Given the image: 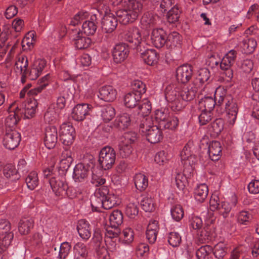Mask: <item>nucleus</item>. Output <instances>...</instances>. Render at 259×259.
I'll return each instance as SVG.
<instances>
[{
	"mask_svg": "<svg viewBox=\"0 0 259 259\" xmlns=\"http://www.w3.org/2000/svg\"><path fill=\"white\" fill-rule=\"evenodd\" d=\"M158 230V222L155 220H150L146 233V238L150 243H153L156 241Z\"/></svg>",
	"mask_w": 259,
	"mask_h": 259,
	"instance_id": "obj_24",
	"label": "nucleus"
},
{
	"mask_svg": "<svg viewBox=\"0 0 259 259\" xmlns=\"http://www.w3.org/2000/svg\"><path fill=\"white\" fill-rule=\"evenodd\" d=\"M192 75V67L190 65H184L179 67L176 70V77L179 82L187 83Z\"/></svg>",
	"mask_w": 259,
	"mask_h": 259,
	"instance_id": "obj_19",
	"label": "nucleus"
},
{
	"mask_svg": "<svg viewBox=\"0 0 259 259\" xmlns=\"http://www.w3.org/2000/svg\"><path fill=\"white\" fill-rule=\"evenodd\" d=\"M61 140L64 145H70L75 137V130L70 123H64L61 126L59 131Z\"/></svg>",
	"mask_w": 259,
	"mask_h": 259,
	"instance_id": "obj_10",
	"label": "nucleus"
},
{
	"mask_svg": "<svg viewBox=\"0 0 259 259\" xmlns=\"http://www.w3.org/2000/svg\"><path fill=\"white\" fill-rule=\"evenodd\" d=\"M212 252V247L209 245L200 247L196 251V256L198 259H208Z\"/></svg>",
	"mask_w": 259,
	"mask_h": 259,
	"instance_id": "obj_54",
	"label": "nucleus"
},
{
	"mask_svg": "<svg viewBox=\"0 0 259 259\" xmlns=\"http://www.w3.org/2000/svg\"><path fill=\"white\" fill-rule=\"evenodd\" d=\"M117 96V91L113 87L105 85L101 87L99 91L98 97L105 102H112Z\"/></svg>",
	"mask_w": 259,
	"mask_h": 259,
	"instance_id": "obj_17",
	"label": "nucleus"
},
{
	"mask_svg": "<svg viewBox=\"0 0 259 259\" xmlns=\"http://www.w3.org/2000/svg\"><path fill=\"white\" fill-rule=\"evenodd\" d=\"M139 114L142 116L148 115L151 112V105L147 99L143 101V103L139 106Z\"/></svg>",
	"mask_w": 259,
	"mask_h": 259,
	"instance_id": "obj_60",
	"label": "nucleus"
},
{
	"mask_svg": "<svg viewBox=\"0 0 259 259\" xmlns=\"http://www.w3.org/2000/svg\"><path fill=\"white\" fill-rule=\"evenodd\" d=\"M104 7L100 5L101 12L105 14L102 21V29L105 33H110L115 30L117 26V18L113 13L110 12L108 7L105 6Z\"/></svg>",
	"mask_w": 259,
	"mask_h": 259,
	"instance_id": "obj_7",
	"label": "nucleus"
},
{
	"mask_svg": "<svg viewBox=\"0 0 259 259\" xmlns=\"http://www.w3.org/2000/svg\"><path fill=\"white\" fill-rule=\"evenodd\" d=\"M142 97L135 92H130L125 94L123 98L124 105L129 108L135 107L141 101Z\"/></svg>",
	"mask_w": 259,
	"mask_h": 259,
	"instance_id": "obj_27",
	"label": "nucleus"
},
{
	"mask_svg": "<svg viewBox=\"0 0 259 259\" xmlns=\"http://www.w3.org/2000/svg\"><path fill=\"white\" fill-rule=\"evenodd\" d=\"M11 228L10 223L6 219L0 220V242H4L8 236L12 235L11 242L13 238V233L10 231Z\"/></svg>",
	"mask_w": 259,
	"mask_h": 259,
	"instance_id": "obj_26",
	"label": "nucleus"
},
{
	"mask_svg": "<svg viewBox=\"0 0 259 259\" xmlns=\"http://www.w3.org/2000/svg\"><path fill=\"white\" fill-rule=\"evenodd\" d=\"M209 156L213 161L219 160L222 153V147L220 142L212 141L208 147Z\"/></svg>",
	"mask_w": 259,
	"mask_h": 259,
	"instance_id": "obj_29",
	"label": "nucleus"
},
{
	"mask_svg": "<svg viewBox=\"0 0 259 259\" xmlns=\"http://www.w3.org/2000/svg\"><path fill=\"white\" fill-rule=\"evenodd\" d=\"M182 37L180 34L177 32H171L166 36L167 45L172 47H179L181 45Z\"/></svg>",
	"mask_w": 259,
	"mask_h": 259,
	"instance_id": "obj_45",
	"label": "nucleus"
},
{
	"mask_svg": "<svg viewBox=\"0 0 259 259\" xmlns=\"http://www.w3.org/2000/svg\"><path fill=\"white\" fill-rule=\"evenodd\" d=\"M120 233L118 227H114L109 225L107 227L105 232V237L106 239H111L116 238Z\"/></svg>",
	"mask_w": 259,
	"mask_h": 259,
	"instance_id": "obj_61",
	"label": "nucleus"
},
{
	"mask_svg": "<svg viewBox=\"0 0 259 259\" xmlns=\"http://www.w3.org/2000/svg\"><path fill=\"white\" fill-rule=\"evenodd\" d=\"M124 212L125 214L130 218L133 219L138 215L139 212L138 204L136 200H126Z\"/></svg>",
	"mask_w": 259,
	"mask_h": 259,
	"instance_id": "obj_30",
	"label": "nucleus"
},
{
	"mask_svg": "<svg viewBox=\"0 0 259 259\" xmlns=\"http://www.w3.org/2000/svg\"><path fill=\"white\" fill-rule=\"evenodd\" d=\"M88 253L89 249L85 244L79 242L73 246V259H87Z\"/></svg>",
	"mask_w": 259,
	"mask_h": 259,
	"instance_id": "obj_22",
	"label": "nucleus"
},
{
	"mask_svg": "<svg viewBox=\"0 0 259 259\" xmlns=\"http://www.w3.org/2000/svg\"><path fill=\"white\" fill-rule=\"evenodd\" d=\"M135 185L136 188L142 191L148 186V179L143 174H137L134 178Z\"/></svg>",
	"mask_w": 259,
	"mask_h": 259,
	"instance_id": "obj_41",
	"label": "nucleus"
},
{
	"mask_svg": "<svg viewBox=\"0 0 259 259\" xmlns=\"http://www.w3.org/2000/svg\"><path fill=\"white\" fill-rule=\"evenodd\" d=\"M251 214L247 211H241L237 215V221L241 224L246 225L251 220Z\"/></svg>",
	"mask_w": 259,
	"mask_h": 259,
	"instance_id": "obj_64",
	"label": "nucleus"
},
{
	"mask_svg": "<svg viewBox=\"0 0 259 259\" xmlns=\"http://www.w3.org/2000/svg\"><path fill=\"white\" fill-rule=\"evenodd\" d=\"M92 106L85 103L78 104L72 110L71 118L76 121H82L90 114Z\"/></svg>",
	"mask_w": 259,
	"mask_h": 259,
	"instance_id": "obj_12",
	"label": "nucleus"
},
{
	"mask_svg": "<svg viewBox=\"0 0 259 259\" xmlns=\"http://www.w3.org/2000/svg\"><path fill=\"white\" fill-rule=\"evenodd\" d=\"M9 115L5 119L6 131L15 130L21 113V109L16 102L11 104L8 110Z\"/></svg>",
	"mask_w": 259,
	"mask_h": 259,
	"instance_id": "obj_8",
	"label": "nucleus"
},
{
	"mask_svg": "<svg viewBox=\"0 0 259 259\" xmlns=\"http://www.w3.org/2000/svg\"><path fill=\"white\" fill-rule=\"evenodd\" d=\"M50 78L49 74H47L43 76L38 80V86L31 90L29 93L32 94H37L44 90L49 84V81Z\"/></svg>",
	"mask_w": 259,
	"mask_h": 259,
	"instance_id": "obj_49",
	"label": "nucleus"
},
{
	"mask_svg": "<svg viewBox=\"0 0 259 259\" xmlns=\"http://www.w3.org/2000/svg\"><path fill=\"white\" fill-rule=\"evenodd\" d=\"M170 212L172 219L177 222L180 221L184 214L183 209L180 205L174 206L171 208Z\"/></svg>",
	"mask_w": 259,
	"mask_h": 259,
	"instance_id": "obj_55",
	"label": "nucleus"
},
{
	"mask_svg": "<svg viewBox=\"0 0 259 259\" xmlns=\"http://www.w3.org/2000/svg\"><path fill=\"white\" fill-rule=\"evenodd\" d=\"M70 37L74 41L75 47L77 49H87L92 44L91 38L83 35L80 29L76 28L71 30Z\"/></svg>",
	"mask_w": 259,
	"mask_h": 259,
	"instance_id": "obj_9",
	"label": "nucleus"
},
{
	"mask_svg": "<svg viewBox=\"0 0 259 259\" xmlns=\"http://www.w3.org/2000/svg\"><path fill=\"white\" fill-rule=\"evenodd\" d=\"M121 203L119 196L114 192H110L107 198L104 200V208L106 209H110Z\"/></svg>",
	"mask_w": 259,
	"mask_h": 259,
	"instance_id": "obj_35",
	"label": "nucleus"
},
{
	"mask_svg": "<svg viewBox=\"0 0 259 259\" xmlns=\"http://www.w3.org/2000/svg\"><path fill=\"white\" fill-rule=\"evenodd\" d=\"M25 182L28 189L34 190L39 184L37 173L35 171L30 172L26 177Z\"/></svg>",
	"mask_w": 259,
	"mask_h": 259,
	"instance_id": "obj_42",
	"label": "nucleus"
},
{
	"mask_svg": "<svg viewBox=\"0 0 259 259\" xmlns=\"http://www.w3.org/2000/svg\"><path fill=\"white\" fill-rule=\"evenodd\" d=\"M208 193V188L205 184L198 185L194 191V196L199 202H203L206 198Z\"/></svg>",
	"mask_w": 259,
	"mask_h": 259,
	"instance_id": "obj_28",
	"label": "nucleus"
},
{
	"mask_svg": "<svg viewBox=\"0 0 259 259\" xmlns=\"http://www.w3.org/2000/svg\"><path fill=\"white\" fill-rule=\"evenodd\" d=\"M226 253L225 245L223 243H219L214 246L213 254L216 258H222Z\"/></svg>",
	"mask_w": 259,
	"mask_h": 259,
	"instance_id": "obj_63",
	"label": "nucleus"
},
{
	"mask_svg": "<svg viewBox=\"0 0 259 259\" xmlns=\"http://www.w3.org/2000/svg\"><path fill=\"white\" fill-rule=\"evenodd\" d=\"M142 4L139 0L128 3L127 6L117 11L116 14L120 23L126 25L135 21L141 12Z\"/></svg>",
	"mask_w": 259,
	"mask_h": 259,
	"instance_id": "obj_3",
	"label": "nucleus"
},
{
	"mask_svg": "<svg viewBox=\"0 0 259 259\" xmlns=\"http://www.w3.org/2000/svg\"><path fill=\"white\" fill-rule=\"evenodd\" d=\"M33 221L30 218L22 219L18 225V230L20 234H27L33 226Z\"/></svg>",
	"mask_w": 259,
	"mask_h": 259,
	"instance_id": "obj_37",
	"label": "nucleus"
},
{
	"mask_svg": "<svg viewBox=\"0 0 259 259\" xmlns=\"http://www.w3.org/2000/svg\"><path fill=\"white\" fill-rule=\"evenodd\" d=\"M37 102L34 99H30L25 104L24 107V115L27 118L33 117L35 114L37 107Z\"/></svg>",
	"mask_w": 259,
	"mask_h": 259,
	"instance_id": "obj_33",
	"label": "nucleus"
},
{
	"mask_svg": "<svg viewBox=\"0 0 259 259\" xmlns=\"http://www.w3.org/2000/svg\"><path fill=\"white\" fill-rule=\"evenodd\" d=\"M57 129L54 126H48L46 128L44 143L49 149L54 148L57 142Z\"/></svg>",
	"mask_w": 259,
	"mask_h": 259,
	"instance_id": "obj_15",
	"label": "nucleus"
},
{
	"mask_svg": "<svg viewBox=\"0 0 259 259\" xmlns=\"http://www.w3.org/2000/svg\"><path fill=\"white\" fill-rule=\"evenodd\" d=\"M256 46V41L253 38H245L243 40L242 48L246 53H252Z\"/></svg>",
	"mask_w": 259,
	"mask_h": 259,
	"instance_id": "obj_47",
	"label": "nucleus"
},
{
	"mask_svg": "<svg viewBox=\"0 0 259 259\" xmlns=\"http://www.w3.org/2000/svg\"><path fill=\"white\" fill-rule=\"evenodd\" d=\"M97 28L96 18L95 16L91 17L90 19L83 22L82 29L84 34L93 35L96 31Z\"/></svg>",
	"mask_w": 259,
	"mask_h": 259,
	"instance_id": "obj_32",
	"label": "nucleus"
},
{
	"mask_svg": "<svg viewBox=\"0 0 259 259\" xmlns=\"http://www.w3.org/2000/svg\"><path fill=\"white\" fill-rule=\"evenodd\" d=\"M28 66L27 57L24 55L19 56L16 59L14 70L17 73L21 75L23 78L27 76Z\"/></svg>",
	"mask_w": 259,
	"mask_h": 259,
	"instance_id": "obj_20",
	"label": "nucleus"
},
{
	"mask_svg": "<svg viewBox=\"0 0 259 259\" xmlns=\"http://www.w3.org/2000/svg\"><path fill=\"white\" fill-rule=\"evenodd\" d=\"M141 57L143 61L149 65L156 64L158 60V56L154 49H147L141 53Z\"/></svg>",
	"mask_w": 259,
	"mask_h": 259,
	"instance_id": "obj_31",
	"label": "nucleus"
},
{
	"mask_svg": "<svg viewBox=\"0 0 259 259\" xmlns=\"http://www.w3.org/2000/svg\"><path fill=\"white\" fill-rule=\"evenodd\" d=\"M198 162V158L195 155H190L188 158L182 161L184 166V171L186 170L191 173L194 170L195 165Z\"/></svg>",
	"mask_w": 259,
	"mask_h": 259,
	"instance_id": "obj_48",
	"label": "nucleus"
},
{
	"mask_svg": "<svg viewBox=\"0 0 259 259\" xmlns=\"http://www.w3.org/2000/svg\"><path fill=\"white\" fill-rule=\"evenodd\" d=\"M197 91L192 87L190 89L184 88L182 90L167 91L165 98L169 102L171 108L175 111H180L195 96Z\"/></svg>",
	"mask_w": 259,
	"mask_h": 259,
	"instance_id": "obj_1",
	"label": "nucleus"
},
{
	"mask_svg": "<svg viewBox=\"0 0 259 259\" xmlns=\"http://www.w3.org/2000/svg\"><path fill=\"white\" fill-rule=\"evenodd\" d=\"M129 48L124 43H121L116 45L112 52L114 61L116 63H120L124 61L129 54Z\"/></svg>",
	"mask_w": 259,
	"mask_h": 259,
	"instance_id": "obj_14",
	"label": "nucleus"
},
{
	"mask_svg": "<svg viewBox=\"0 0 259 259\" xmlns=\"http://www.w3.org/2000/svg\"><path fill=\"white\" fill-rule=\"evenodd\" d=\"M21 141L20 134L15 130L6 131L3 139L4 146L8 149L13 150L19 145Z\"/></svg>",
	"mask_w": 259,
	"mask_h": 259,
	"instance_id": "obj_11",
	"label": "nucleus"
},
{
	"mask_svg": "<svg viewBox=\"0 0 259 259\" xmlns=\"http://www.w3.org/2000/svg\"><path fill=\"white\" fill-rule=\"evenodd\" d=\"M215 98L218 100V105L225 104L226 119L229 126H233L237 119L239 107L235 100L226 91L221 88H218L215 92Z\"/></svg>",
	"mask_w": 259,
	"mask_h": 259,
	"instance_id": "obj_2",
	"label": "nucleus"
},
{
	"mask_svg": "<svg viewBox=\"0 0 259 259\" xmlns=\"http://www.w3.org/2000/svg\"><path fill=\"white\" fill-rule=\"evenodd\" d=\"M169 160L168 154L162 150L156 153L154 156V161L159 165H165Z\"/></svg>",
	"mask_w": 259,
	"mask_h": 259,
	"instance_id": "obj_52",
	"label": "nucleus"
},
{
	"mask_svg": "<svg viewBox=\"0 0 259 259\" xmlns=\"http://www.w3.org/2000/svg\"><path fill=\"white\" fill-rule=\"evenodd\" d=\"M101 116L103 120L105 122L111 121L115 115V110L110 105L103 106L101 109Z\"/></svg>",
	"mask_w": 259,
	"mask_h": 259,
	"instance_id": "obj_38",
	"label": "nucleus"
},
{
	"mask_svg": "<svg viewBox=\"0 0 259 259\" xmlns=\"http://www.w3.org/2000/svg\"><path fill=\"white\" fill-rule=\"evenodd\" d=\"M89 13L85 10H81L76 14L72 18L70 22V24L72 26H75L80 23V22L89 17Z\"/></svg>",
	"mask_w": 259,
	"mask_h": 259,
	"instance_id": "obj_50",
	"label": "nucleus"
},
{
	"mask_svg": "<svg viewBox=\"0 0 259 259\" xmlns=\"http://www.w3.org/2000/svg\"><path fill=\"white\" fill-rule=\"evenodd\" d=\"M72 161L71 151L68 150H64L60 157L59 168L62 171H66L69 168Z\"/></svg>",
	"mask_w": 259,
	"mask_h": 259,
	"instance_id": "obj_25",
	"label": "nucleus"
},
{
	"mask_svg": "<svg viewBox=\"0 0 259 259\" xmlns=\"http://www.w3.org/2000/svg\"><path fill=\"white\" fill-rule=\"evenodd\" d=\"M156 15L151 13H146L141 19V24L144 28H147L154 25L156 21Z\"/></svg>",
	"mask_w": 259,
	"mask_h": 259,
	"instance_id": "obj_40",
	"label": "nucleus"
},
{
	"mask_svg": "<svg viewBox=\"0 0 259 259\" xmlns=\"http://www.w3.org/2000/svg\"><path fill=\"white\" fill-rule=\"evenodd\" d=\"M215 100L210 96H205L201 98L199 102L200 109L211 111L216 104Z\"/></svg>",
	"mask_w": 259,
	"mask_h": 259,
	"instance_id": "obj_36",
	"label": "nucleus"
},
{
	"mask_svg": "<svg viewBox=\"0 0 259 259\" xmlns=\"http://www.w3.org/2000/svg\"><path fill=\"white\" fill-rule=\"evenodd\" d=\"M123 215L122 212L118 210H114L110 215L109 223L110 225L114 227L118 226L122 223Z\"/></svg>",
	"mask_w": 259,
	"mask_h": 259,
	"instance_id": "obj_43",
	"label": "nucleus"
},
{
	"mask_svg": "<svg viewBox=\"0 0 259 259\" xmlns=\"http://www.w3.org/2000/svg\"><path fill=\"white\" fill-rule=\"evenodd\" d=\"M49 182L56 195L64 196L66 194L68 185L63 181L57 180L55 178L52 177L50 179Z\"/></svg>",
	"mask_w": 259,
	"mask_h": 259,
	"instance_id": "obj_18",
	"label": "nucleus"
},
{
	"mask_svg": "<svg viewBox=\"0 0 259 259\" xmlns=\"http://www.w3.org/2000/svg\"><path fill=\"white\" fill-rule=\"evenodd\" d=\"M91 204L94 211H100L101 208H104V200L96 197L94 195L91 197Z\"/></svg>",
	"mask_w": 259,
	"mask_h": 259,
	"instance_id": "obj_62",
	"label": "nucleus"
},
{
	"mask_svg": "<svg viewBox=\"0 0 259 259\" xmlns=\"http://www.w3.org/2000/svg\"><path fill=\"white\" fill-rule=\"evenodd\" d=\"M121 238L125 244H130L133 242L134 238L133 230L131 228H126L121 234Z\"/></svg>",
	"mask_w": 259,
	"mask_h": 259,
	"instance_id": "obj_56",
	"label": "nucleus"
},
{
	"mask_svg": "<svg viewBox=\"0 0 259 259\" xmlns=\"http://www.w3.org/2000/svg\"><path fill=\"white\" fill-rule=\"evenodd\" d=\"M95 160L93 157L88 159L84 158L82 162L77 164L73 171V179L76 183L84 181L90 171L95 165Z\"/></svg>",
	"mask_w": 259,
	"mask_h": 259,
	"instance_id": "obj_4",
	"label": "nucleus"
},
{
	"mask_svg": "<svg viewBox=\"0 0 259 259\" xmlns=\"http://www.w3.org/2000/svg\"><path fill=\"white\" fill-rule=\"evenodd\" d=\"M118 146L119 154L122 157L126 158L131 154L133 151L131 144L123 142V137L120 138Z\"/></svg>",
	"mask_w": 259,
	"mask_h": 259,
	"instance_id": "obj_44",
	"label": "nucleus"
},
{
	"mask_svg": "<svg viewBox=\"0 0 259 259\" xmlns=\"http://www.w3.org/2000/svg\"><path fill=\"white\" fill-rule=\"evenodd\" d=\"M116 157V152L110 146L102 148L99 154L98 162L104 170L111 169L115 164Z\"/></svg>",
	"mask_w": 259,
	"mask_h": 259,
	"instance_id": "obj_5",
	"label": "nucleus"
},
{
	"mask_svg": "<svg viewBox=\"0 0 259 259\" xmlns=\"http://www.w3.org/2000/svg\"><path fill=\"white\" fill-rule=\"evenodd\" d=\"M168 242L172 247L179 246L182 241L181 236L177 232H170L168 235Z\"/></svg>",
	"mask_w": 259,
	"mask_h": 259,
	"instance_id": "obj_57",
	"label": "nucleus"
},
{
	"mask_svg": "<svg viewBox=\"0 0 259 259\" xmlns=\"http://www.w3.org/2000/svg\"><path fill=\"white\" fill-rule=\"evenodd\" d=\"M125 39L135 47H138L142 39L140 30L137 27L129 28L125 34Z\"/></svg>",
	"mask_w": 259,
	"mask_h": 259,
	"instance_id": "obj_21",
	"label": "nucleus"
},
{
	"mask_svg": "<svg viewBox=\"0 0 259 259\" xmlns=\"http://www.w3.org/2000/svg\"><path fill=\"white\" fill-rule=\"evenodd\" d=\"M47 66V61L44 59H36L30 69L27 71V75L31 80H35L40 75Z\"/></svg>",
	"mask_w": 259,
	"mask_h": 259,
	"instance_id": "obj_13",
	"label": "nucleus"
},
{
	"mask_svg": "<svg viewBox=\"0 0 259 259\" xmlns=\"http://www.w3.org/2000/svg\"><path fill=\"white\" fill-rule=\"evenodd\" d=\"M181 14V11L177 6H174L167 14V20L171 23L178 21Z\"/></svg>",
	"mask_w": 259,
	"mask_h": 259,
	"instance_id": "obj_51",
	"label": "nucleus"
},
{
	"mask_svg": "<svg viewBox=\"0 0 259 259\" xmlns=\"http://www.w3.org/2000/svg\"><path fill=\"white\" fill-rule=\"evenodd\" d=\"M141 206L146 212L152 211L155 208L153 199L151 197H145L141 201Z\"/></svg>",
	"mask_w": 259,
	"mask_h": 259,
	"instance_id": "obj_58",
	"label": "nucleus"
},
{
	"mask_svg": "<svg viewBox=\"0 0 259 259\" xmlns=\"http://www.w3.org/2000/svg\"><path fill=\"white\" fill-rule=\"evenodd\" d=\"M246 251L244 246H238L231 252L230 259H247L245 257Z\"/></svg>",
	"mask_w": 259,
	"mask_h": 259,
	"instance_id": "obj_53",
	"label": "nucleus"
},
{
	"mask_svg": "<svg viewBox=\"0 0 259 259\" xmlns=\"http://www.w3.org/2000/svg\"><path fill=\"white\" fill-rule=\"evenodd\" d=\"M132 92H135L141 97L146 93V87L145 84L140 80H134L132 81L131 84Z\"/></svg>",
	"mask_w": 259,
	"mask_h": 259,
	"instance_id": "obj_46",
	"label": "nucleus"
},
{
	"mask_svg": "<svg viewBox=\"0 0 259 259\" xmlns=\"http://www.w3.org/2000/svg\"><path fill=\"white\" fill-rule=\"evenodd\" d=\"M131 117L127 113H122L117 116L115 120V124L119 128L124 130L131 124Z\"/></svg>",
	"mask_w": 259,
	"mask_h": 259,
	"instance_id": "obj_39",
	"label": "nucleus"
},
{
	"mask_svg": "<svg viewBox=\"0 0 259 259\" xmlns=\"http://www.w3.org/2000/svg\"><path fill=\"white\" fill-rule=\"evenodd\" d=\"M77 230L79 236L84 240H88L91 236V230L89 223L84 220L78 221Z\"/></svg>",
	"mask_w": 259,
	"mask_h": 259,
	"instance_id": "obj_23",
	"label": "nucleus"
},
{
	"mask_svg": "<svg viewBox=\"0 0 259 259\" xmlns=\"http://www.w3.org/2000/svg\"><path fill=\"white\" fill-rule=\"evenodd\" d=\"M71 248V244L67 242L62 243L60 246L58 257L60 259H65L68 255Z\"/></svg>",
	"mask_w": 259,
	"mask_h": 259,
	"instance_id": "obj_59",
	"label": "nucleus"
},
{
	"mask_svg": "<svg viewBox=\"0 0 259 259\" xmlns=\"http://www.w3.org/2000/svg\"><path fill=\"white\" fill-rule=\"evenodd\" d=\"M140 131L151 143H157L163 138L162 132L156 125H151L148 123V119L140 125Z\"/></svg>",
	"mask_w": 259,
	"mask_h": 259,
	"instance_id": "obj_6",
	"label": "nucleus"
},
{
	"mask_svg": "<svg viewBox=\"0 0 259 259\" xmlns=\"http://www.w3.org/2000/svg\"><path fill=\"white\" fill-rule=\"evenodd\" d=\"M151 40L156 48H162L166 42L165 31L162 28L153 29L151 34Z\"/></svg>",
	"mask_w": 259,
	"mask_h": 259,
	"instance_id": "obj_16",
	"label": "nucleus"
},
{
	"mask_svg": "<svg viewBox=\"0 0 259 259\" xmlns=\"http://www.w3.org/2000/svg\"><path fill=\"white\" fill-rule=\"evenodd\" d=\"M36 42L35 32L31 31L28 32L22 40V47L24 51L31 49Z\"/></svg>",
	"mask_w": 259,
	"mask_h": 259,
	"instance_id": "obj_34",
	"label": "nucleus"
}]
</instances>
